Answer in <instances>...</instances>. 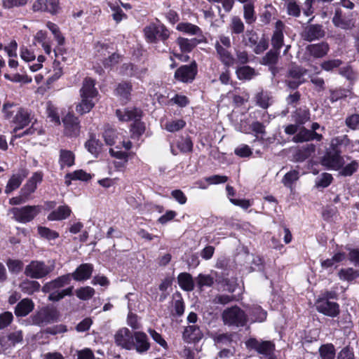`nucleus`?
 Here are the masks:
<instances>
[{
  "mask_svg": "<svg viewBox=\"0 0 359 359\" xmlns=\"http://www.w3.org/2000/svg\"><path fill=\"white\" fill-rule=\"evenodd\" d=\"M71 282V275L65 274L57 278L49 281L42 287V292L48 293V299L51 302H59L66 296L73 294V286L61 290L64 286L69 285Z\"/></svg>",
  "mask_w": 359,
  "mask_h": 359,
  "instance_id": "nucleus-1",
  "label": "nucleus"
},
{
  "mask_svg": "<svg viewBox=\"0 0 359 359\" xmlns=\"http://www.w3.org/2000/svg\"><path fill=\"white\" fill-rule=\"evenodd\" d=\"M95 81L90 78H86L80 89L81 102L76 105L78 113L83 114L89 112L95 106L93 99L98 95V91L95 88Z\"/></svg>",
  "mask_w": 359,
  "mask_h": 359,
  "instance_id": "nucleus-2",
  "label": "nucleus"
},
{
  "mask_svg": "<svg viewBox=\"0 0 359 359\" xmlns=\"http://www.w3.org/2000/svg\"><path fill=\"white\" fill-rule=\"evenodd\" d=\"M116 114L121 121H135L131 129L134 135L140 136L144 132V124L140 121L142 116V111L140 109L134 108L133 109H126L124 111L117 109Z\"/></svg>",
  "mask_w": 359,
  "mask_h": 359,
  "instance_id": "nucleus-3",
  "label": "nucleus"
},
{
  "mask_svg": "<svg viewBox=\"0 0 359 359\" xmlns=\"http://www.w3.org/2000/svg\"><path fill=\"white\" fill-rule=\"evenodd\" d=\"M224 325L229 326H243L247 323V316L238 306H233L226 309L222 313Z\"/></svg>",
  "mask_w": 359,
  "mask_h": 359,
  "instance_id": "nucleus-4",
  "label": "nucleus"
},
{
  "mask_svg": "<svg viewBox=\"0 0 359 359\" xmlns=\"http://www.w3.org/2000/svg\"><path fill=\"white\" fill-rule=\"evenodd\" d=\"M53 268L46 265L45 262L39 260H32L26 266L24 274L32 279H41L47 276Z\"/></svg>",
  "mask_w": 359,
  "mask_h": 359,
  "instance_id": "nucleus-5",
  "label": "nucleus"
},
{
  "mask_svg": "<svg viewBox=\"0 0 359 359\" xmlns=\"http://www.w3.org/2000/svg\"><path fill=\"white\" fill-rule=\"evenodd\" d=\"M13 218L21 223L32 221L40 212L39 205H26L22 208H13L10 210Z\"/></svg>",
  "mask_w": 359,
  "mask_h": 359,
  "instance_id": "nucleus-6",
  "label": "nucleus"
},
{
  "mask_svg": "<svg viewBox=\"0 0 359 359\" xmlns=\"http://www.w3.org/2000/svg\"><path fill=\"white\" fill-rule=\"evenodd\" d=\"M58 317V311L55 308L46 306L33 315L32 320L34 325H44L56 321Z\"/></svg>",
  "mask_w": 359,
  "mask_h": 359,
  "instance_id": "nucleus-7",
  "label": "nucleus"
},
{
  "mask_svg": "<svg viewBox=\"0 0 359 359\" xmlns=\"http://www.w3.org/2000/svg\"><path fill=\"white\" fill-rule=\"evenodd\" d=\"M325 30L322 25L308 24L300 33L301 38L308 42L320 40L325 36Z\"/></svg>",
  "mask_w": 359,
  "mask_h": 359,
  "instance_id": "nucleus-8",
  "label": "nucleus"
},
{
  "mask_svg": "<svg viewBox=\"0 0 359 359\" xmlns=\"http://www.w3.org/2000/svg\"><path fill=\"white\" fill-rule=\"evenodd\" d=\"M318 311L330 317H336L339 313V306L327 298H319L316 302Z\"/></svg>",
  "mask_w": 359,
  "mask_h": 359,
  "instance_id": "nucleus-9",
  "label": "nucleus"
},
{
  "mask_svg": "<svg viewBox=\"0 0 359 359\" xmlns=\"http://www.w3.org/2000/svg\"><path fill=\"white\" fill-rule=\"evenodd\" d=\"M197 73V65L193 62L190 65H182L177 69L175 73V78L182 82L187 83L192 81Z\"/></svg>",
  "mask_w": 359,
  "mask_h": 359,
  "instance_id": "nucleus-10",
  "label": "nucleus"
},
{
  "mask_svg": "<svg viewBox=\"0 0 359 359\" xmlns=\"http://www.w3.org/2000/svg\"><path fill=\"white\" fill-rule=\"evenodd\" d=\"M341 151L337 148L333 147L332 150L327 152L323 158V164L334 168L339 169L344 164L343 158L340 156Z\"/></svg>",
  "mask_w": 359,
  "mask_h": 359,
  "instance_id": "nucleus-11",
  "label": "nucleus"
},
{
  "mask_svg": "<svg viewBox=\"0 0 359 359\" xmlns=\"http://www.w3.org/2000/svg\"><path fill=\"white\" fill-rule=\"evenodd\" d=\"M114 339L116 345L126 349L130 350L134 346L133 335L126 327L118 330L114 335Z\"/></svg>",
  "mask_w": 359,
  "mask_h": 359,
  "instance_id": "nucleus-12",
  "label": "nucleus"
},
{
  "mask_svg": "<svg viewBox=\"0 0 359 359\" xmlns=\"http://www.w3.org/2000/svg\"><path fill=\"white\" fill-rule=\"evenodd\" d=\"M34 11L48 12L55 15L60 10L59 0H36L32 6Z\"/></svg>",
  "mask_w": 359,
  "mask_h": 359,
  "instance_id": "nucleus-13",
  "label": "nucleus"
},
{
  "mask_svg": "<svg viewBox=\"0 0 359 359\" xmlns=\"http://www.w3.org/2000/svg\"><path fill=\"white\" fill-rule=\"evenodd\" d=\"M65 134L69 137H76L80 133L79 121L78 118L72 114H67L63 118Z\"/></svg>",
  "mask_w": 359,
  "mask_h": 359,
  "instance_id": "nucleus-14",
  "label": "nucleus"
},
{
  "mask_svg": "<svg viewBox=\"0 0 359 359\" xmlns=\"http://www.w3.org/2000/svg\"><path fill=\"white\" fill-rule=\"evenodd\" d=\"M316 151L313 144H307L294 149L292 161L294 162H303L309 158Z\"/></svg>",
  "mask_w": 359,
  "mask_h": 359,
  "instance_id": "nucleus-15",
  "label": "nucleus"
},
{
  "mask_svg": "<svg viewBox=\"0 0 359 359\" xmlns=\"http://www.w3.org/2000/svg\"><path fill=\"white\" fill-rule=\"evenodd\" d=\"M322 139V135L318 134L314 131H310V130L306 128L305 127H302L299 128L298 133L292 137V141L294 142L299 143L309 142L313 140L320 141Z\"/></svg>",
  "mask_w": 359,
  "mask_h": 359,
  "instance_id": "nucleus-16",
  "label": "nucleus"
},
{
  "mask_svg": "<svg viewBox=\"0 0 359 359\" xmlns=\"http://www.w3.org/2000/svg\"><path fill=\"white\" fill-rule=\"evenodd\" d=\"M330 50V46L327 42L322 41L318 43L308 45L306 52L314 58H322L327 55Z\"/></svg>",
  "mask_w": 359,
  "mask_h": 359,
  "instance_id": "nucleus-17",
  "label": "nucleus"
},
{
  "mask_svg": "<svg viewBox=\"0 0 359 359\" xmlns=\"http://www.w3.org/2000/svg\"><path fill=\"white\" fill-rule=\"evenodd\" d=\"M93 271V266L90 264H81L71 275V278L76 281H83L90 278Z\"/></svg>",
  "mask_w": 359,
  "mask_h": 359,
  "instance_id": "nucleus-18",
  "label": "nucleus"
},
{
  "mask_svg": "<svg viewBox=\"0 0 359 359\" xmlns=\"http://www.w3.org/2000/svg\"><path fill=\"white\" fill-rule=\"evenodd\" d=\"M42 174L40 172H35L32 177L27 181V182L22 188L20 193L25 198L34 193L36 189L38 183L42 181Z\"/></svg>",
  "mask_w": 359,
  "mask_h": 359,
  "instance_id": "nucleus-19",
  "label": "nucleus"
},
{
  "mask_svg": "<svg viewBox=\"0 0 359 359\" xmlns=\"http://www.w3.org/2000/svg\"><path fill=\"white\" fill-rule=\"evenodd\" d=\"M217 55L220 61L227 67L232 66L235 62V58L232 54L223 47L220 43L216 42L215 44Z\"/></svg>",
  "mask_w": 359,
  "mask_h": 359,
  "instance_id": "nucleus-20",
  "label": "nucleus"
},
{
  "mask_svg": "<svg viewBox=\"0 0 359 359\" xmlns=\"http://www.w3.org/2000/svg\"><path fill=\"white\" fill-rule=\"evenodd\" d=\"M34 308L33 301L29 298H25L16 305L14 312L17 317H25L30 313Z\"/></svg>",
  "mask_w": 359,
  "mask_h": 359,
  "instance_id": "nucleus-21",
  "label": "nucleus"
},
{
  "mask_svg": "<svg viewBox=\"0 0 359 359\" xmlns=\"http://www.w3.org/2000/svg\"><path fill=\"white\" fill-rule=\"evenodd\" d=\"M202 337L203 333L200 328L195 325L186 327L183 332V339L187 343L198 341Z\"/></svg>",
  "mask_w": 359,
  "mask_h": 359,
  "instance_id": "nucleus-22",
  "label": "nucleus"
},
{
  "mask_svg": "<svg viewBox=\"0 0 359 359\" xmlns=\"http://www.w3.org/2000/svg\"><path fill=\"white\" fill-rule=\"evenodd\" d=\"M30 122V114L24 109H20L13 118V123L17 125V126L13 129V133H16L18 130L22 129L28 126Z\"/></svg>",
  "mask_w": 359,
  "mask_h": 359,
  "instance_id": "nucleus-23",
  "label": "nucleus"
},
{
  "mask_svg": "<svg viewBox=\"0 0 359 359\" xmlns=\"http://www.w3.org/2000/svg\"><path fill=\"white\" fill-rule=\"evenodd\" d=\"M133 337L135 340L134 346L139 353L147 351L150 348V344L147 334L142 332H135Z\"/></svg>",
  "mask_w": 359,
  "mask_h": 359,
  "instance_id": "nucleus-24",
  "label": "nucleus"
},
{
  "mask_svg": "<svg viewBox=\"0 0 359 359\" xmlns=\"http://www.w3.org/2000/svg\"><path fill=\"white\" fill-rule=\"evenodd\" d=\"M332 22L334 26L346 30L351 29L353 27L352 21L344 16L341 11L339 9L335 11Z\"/></svg>",
  "mask_w": 359,
  "mask_h": 359,
  "instance_id": "nucleus-25",
  "label": "nucleus"
},
{
  "mask_svg": "<svg viewBox=\"0 0 359 359\" xmlns=\"http://www.w3.org/2000/svg\"><path fill=\"white\" fill-rule=\"evenodd\" d=\"M71 212L72 210L67 205H61L48 215V219L50 221L62 220L67 218Z\"/></svg>",
  "mask_w": 359,
  "mask_h": 359,
  "instance_id": "nucleus-26",
  "label": "nucleus"
},
{
  "mask_svg": "<svg viewBox=\"0 0 359 359\" xmlns=\"http://www.w3.org/2000/svg\"><path fill=\"white\" fill-rule=\"evenodd\" d=\"M19 287L22 292L32 295L40 290L41 285L36 280L26 279L20 283Z\"/></svg>",
  "mask_w": 359,
  "mask_h": 359,
  "instance_id": "nucleus-27",
  "label": "nucleus"
},
{
  "mask_svg": "<svg viewBox=\"0 0 359 359\" xmlns=\"http://www.w3.org/2000/svg\"><path fill=\"white\" fill-rule=\"evenodd\" d=\"M256 104L261 108L266 109L272 102V96L270 93L262 90L255 97Z\"/></svg>",
  "mask_w": 359,
  "mask_h": 359,
  "instance_id": "nucleus-28",
  "label": "nucleus"
},
{
  "mask_svg": "<svg viewBox=\"0 0 359 359\" xmlns=\"http://www.w3.org/2000/svg\"><path fill=\"white\" fill-rule=\"evenodd\" d=\"M201 39H197L194 38L188 39L185 38L179 37L177 39V44L180 46V49L183 52L191 51L199 43L201 42Z\"/></svg>",
  "mask_w": 359,
  "mask_h": 359,
  "instance_id": "nucleus-29",
  "label": "nucleus"
},
{
  "mask_svg": "<svg viewBox=\"0 0 359 359\" xmlns=\"http://www.w3.org/2000/svg\"><path fill=\"white\" fill-rule=\"evenodd\" d=\"M178 283L185 291H191L194 288V283L191 276L188 273H181L177 277Z\"/></svg>",
  "mask_w": 359,
  "mask_h": 359,
  "instance_id": "nucleus-30",
  "label": "nucleus"
},
{
  "mask_svg": "<svg viewBox=\"0 0 359 359\" xmlns=\"http://www.w3.org/2000/svg\"><path fill=\"white\" fill-rule=\"evenodd\" d=\"M233 333H215L212 338L217 346H228L233 342Z\"/></svg>",
  "mask_w": 359,
  "mask_h": 359,
  "instance_id": "nucleus-31",
  "label": "nucleus"
},
{
  "mask_svg": "<svg viewBox=\"0 0 359 359\" xmlns=\"http://www.w3.org/2000/svg\"><path fill=\"white\" fill-rule=\"evenodd\" d=\"M243 6V16L245 20V22L251 25L256 21V15L255 13L254 9V4L252 3V0L251 1H248L244 3Z\"/></svg>",
  "mask_w": 359,
  "mask_h": 359,
  "instance_id": "nucleus-32",
  "label": "nucleus"
},
{
  "mask_svg": "<svg viewBox=\"0 0 359 359\" xmlns=\"http://www.w3.org/2000/svg\"><path fill=\"white\" fill-rule=\"evenodd\" d=\"M236 74L240 80H250L256 75V72L250 66H242L237 68Z\"/></svg>",
  "mask_w": 359,
  "mask_h": 359,
  "instance_id": "nucleus-33",
  "label": "nucleus"
},
{
  "mask_svg": "<svg viewBox=\"0 0 359 359\" xmlns=\"http://www.w3.org/2000/svg\"><path fill=\"white\" fill-rule=\"evenodd\" d=\"M26 177V174L24 173L22 175L15 174L13 175L11 178L9 180L7 186L5 189V192L6 194H9L12 192L13 190L16 189L21 184L23 179Z\"/></svg>",
  "mask_w": 359,
  "mask_h": 359,
  "instance_id": "nucleus-34",
  "label": "nucleus"
},
{
  "mask_svg": "<svg viewBox=\"0 0 359 359\" xmlns=\"http://www.w3.org/2000/svg\"><path fill=\"white\" fill-rule=\"evenodd\" d=\"M177 29L181 32L196 36H202L201 29L196 25L188 22H181L177 25Z\"/></svg>",
  "mask_w": 359,
  "mask_h": 359,
  "instance_id": "nucleus-35",
  "label": "nucleus"
},
{
  "mask_svg": "<svg viewBox=\"0 0 359 359\" xmlns=\"http://www.w3.org/2000/svg\"><path fill=\"white\" fill-rule=\"evenodd\" d=\"M295 123L299 126L305 124L310 119V112L309 109H297L293 115Z\"/></svg>",
  "mask_w": 359,
  "mask_h": 359,
  "instance_id": "nucleus-36",
  "label": "nucleus"
},
{
  "mask_svg": "<svg viewBox=\"0 0 359 359\" xmlns=\"http://www.w3.org/2000/svg\"><path fill=\"white\" fill-rule=\"evenodd\" d=\"M74 163V155L69 150L61 149L60 155V163L62 168L72 166Z\"/></svg>",
  "mask_w": 359,
  "mask_h": 359,
  "instance_id": "nucleus-37",
  "label": "nucleus"
},
{
  "mask_svg": "<svg viewBox=\"0 0 359 359\" xmlns=\"http://www.w3.org/2000/svg\"><path fill=\"white\" fill-rule=\"evenodd\" d=\"M339 276L341 280L350 282L359 277V271L353 268L342 269L339 271Z\"/></svg>",
  "mask_w": 359,
  "mask_h": 359,
  "instance_id": "nucleus-38",
  "label": "nucleus"
},
{
  "mask_svg": "<svg viewBox=\"0 0 359 359\" xmlns=\"http://www.w3.org/2000/svg\"><path fill=\"white\" fill-rule=\"evenodd\" d=\"M319 353L321 359H334L335 357V349L332 344L321 346Z\"/></svg>",
  "mask_w": 359,
  "mask_h": 359,
  "instance_id": "nucleus-39",
  "label": "nucleus"
},
{
  "mask_svg": "<svg viewBox=\"0 0 359 359\" xmlns=\"http://www.w3.org/2000/svg\"><path fill=\"white\" fill-rule=\"evenodd\" d=\"M131 90L132 86L128 82L120 83L116 88L117 95L126 100L129 99Z\"/></svg>",
  "mask_w": 359,
  "mask_h": 359,
  "instance_id": "nucleus-40",
  "label": "nucleus"
},
{
  "mask_svg": "<svg viewBox=\"0 0 359 359\" xmlns=\"http://www.w3.org/2000/svg\"><path fill=\"white\" fill-rule=\"evenodd\" d=\"M230 29L233 34H240L244 32L245 25L242 20L238 16L231 18L229 25Z\"/></svg>",
  "mask_w": 359,
  "mask_h": 359,
  "instance_id": "nucleus-41",
  "label": "nucleus"
},
{
  "mask_svg": "<svg viewBox=\"0 0 359 359\" xmlns=\"http://www.w3.org/2000/svg\"><path fill=\"white\" fill-rule=\"evenodd\" d=\"M259 40L258 34L253 29L247 30L243 36V42L245 46H255Z\"/></svg>",
  "mask_w": 359,
  "mask_h": 359,
  "instance_id": "nucleus-42",
  "label": "nucleus"
},
{
  "mask_svg": "<svg viewBox=\"0 0 359 359\" xmlns=\"http://www.w3.org/2000/svg\"><path fill=\"white\" fill-rule=\"evenodd\" d=\"M95 294L93 288L86 286L81 287L76 290V295L82 300H88L90 299Z\"/></svg>",
  "mask_w": 359,
  "mask_h": 359,
  "instance_id": "nucleus-43",
  "label": "nucleus"
},
{
  "mask_svg": "<svg viewBox=\"0 0 359 359\" xmlns=\"http://www.w3.org/2000/svg\"><path fill=\"white\" fill-rule=\"evenodd\" d=\"M185 125L186 123L182 119L174 120L167 122L165 128L169 132L174 133L182 129Z\"/></svg>",
  "mask_w": 359,
  "mask_h": 359,
  "instance_id": "nucleus-44",
  "label": "nucleus"
},
{
  "mask_svg": "<svg viewBox=\"0 0 359 359\" xmlns=\"http://www.w3.org/2000/svg\"><path fill=\"white\" fill-rule=\"evenodd\" d=\"M279 53L276 50H269L262 59V63L264 65H275L278 58Z\"/></svg>",
  "mask_w": 359,
  "mask_h": 359,
  "instance_id": "nucleus-45",
  "label": "nucleus"
},
{
  "mask_svg": "<svg viewBox=\"0 0 359 359\" xmlns=\"http://www.w3.org/2000/svg\"><path fill=\"white\" fill-rule=\"evenodd\" d=\"M8 270L13 273H20L23 268V262L19 259H8L6 262Z\"/></svg>",
  "mask_w": 359,
  "mask_h": 359,
  "instance_id": "nucleus-46",
  "label": "nucleus"
},
{
  "mask_svg": "<svg viewBox=\"0 0 359 359\" xmlns=\"http://www.w3.org/2000/svg\"><path fill=\"white\" fill-rule=\"evenodd\" d=\"M7 340L11 346H15L16 344L20 343L23 340V334L21 330H15L11 332L7 335Z\"/></svg>",
  "mask_w": 359,
  "mask_h": 359,
  "instance_id": "nucleus-47",
  "label": "nucleus"
},
{
  "mask_svg": "<svg viewBox=\"0 0 359 359\" xmlns=\"http://www.w3.org/2000/svg\"><path fill=\"white\" fill-rule=\"evenodd\" d=\"M86 147L88 149V151L92 154L96 155L99 153L101 148V143L94 137H91L90 139L86 142Z\"/></svg>",
  "mask_w": 359,
  "mask_h": 359,
  "instance_id": "nucleus-48",
  "label": "nucleus"
},
{
  "mask_svg": "<svg viewBox=\"0 0 359 359\" xmlns=\"http://www.w3.org/2000/svg\"><path fill=\"white\" fill-rule=\"evenodd\" d=\"M158 26L154 24H151L144 29V32L146 38L150 42H154L156 39V34H158Z\"/></svg>",
  "mask_w": 359,
  "mask_h": 359,
  "instance_id": "nucleus-49",
  "label": "nucleus"
},
{
  "mask_svg": "<svg viewBox=\"0 0 359 359\" xmlns=\"http://www.w3.org/2000/svg\"><path fill=\"white\" fill-rule=\"evenodd\" d=\"M299 179V172L296 170H292L287 172L283 180V184L287 187H291L292 184Z\"/></svg>",
  "mask_w": 359,
  "mask_h": 359,
  "instance_id": "nucleus-50",
  "label": "nucleus"
},
{
  "mask_svg": "<svg viewBox=\"0 0 359 359\" xmlns=\"http://www.w3.org/2000/svg\"><path fill=\"white\" fill-rule=\"evenodd\" d=\"M47 27L52 32L55 39L57 41L59 45H62L65 42V38L62 36L60 32L59 27L55 24L48 22L46 24Z\"/></svg>",
  "mask_w": 359,
  "mask_h": 359,
  "instance_id": "nucleus-51",
  "label": "nucleus"
},
{
  "mask_svg": "<svg viewBox=\"0 0 359 359\" xmlns=\"http://www.w3.org/2000/svg\"><path fill=\"white\" fill-rule=\"evenodd\" d=\"M177 147L183 153L191 152L193 149V143L190 138H181L177 142Z\"/></svg>",
  "mask_w": 359,
  "mask_h": 359,
  "instance_id": "nucleus-52",
  "label": "nucleus"
},
{
  "mask_svg": "<svg viewBox=\"0 0 359 359\" xmlns=\"http://www.w3.org/2000/svg\"><path fill=\"white\" fill-rule=\"evenodd\" d=\"M271 44L273 49L279 50L283 45V32H274L271 38Z\"/></svg>",
  "mask_w": 359,
  "mask_h": 359,
  "instance_id": "nucleus-53",
  "label": "nucleus"
},
{
  "mask_svg": "<svg viewBox=\"0 0 359 359\" xmlns=\"http://www.w3.org/2000/svg\"><path fill=\"white\" fill-rule=\"evenodd\" d=\"M66 178H69L70 180H79L83 181H88L91 178L90 174L86 172L83 170H76L72 173H69L66 175Z\"/></svg>",
  "mask_w": 359,
  "mask_h": 359,
  "instance_id": "nucleus-54",
  "label": "nucleus"
},
{
  "mask_svg": "<svg viewBox=\"0 0 359 359\" xmlns=\"http://www.w3.org/2000/svg\"><path fill=\"white\" fill-rule=\"evenodd\" d=\"M103 137L105 142L108 145H113L115 143V138L116 137V131L112 128L107 126L103 133Z\"/></svg>",
  "mask_w": 359,
  "mask_h": 359,
  "instance_id": "nucleus-55",
  "label": "nucleus"
},
{
  "mask_svg": "<svg viewBox=\"0 0 359 359\" xmlns=\"http://www.w3.org/2000/svg\"><path fill=\"white\" fill-rule=\"evenodd\" d=\"M38 232L41 237L48 240L55 239L59 236L58 233L44 226H39L38 228Z\"/></svg>",
  "mask_w": 359,
  "mask_h": 359,
  "instance_id": "nucleus-56",
  "label": "nucleus"
},
{
  "mask_svg": "<svg viewBox=\"0 0 359 359\" xmlns=\"http://www.w3.org/2000/svg\"><path fill=\"white\" fill-rule=\"evenodd\" d=\"M358 163L356 161H352L342 168L340 174L343 176H351L358 170Z\"/></svg>",
  "mask_w": 359,
  "mask_h": 359,
  "instance_id": "nucleus-57",
  "label": "nucleus"
},
{
  "mask_svg": "<svg viewBox=\"0 0 359 359\" xmlns=\"http://www.w3.org/2000/svg\"><path fill=\"white\" fill-rule=\"evenodd\" d=\"M13 316L11 312L5 311L0 314V330L8 327L13 321Z\"/></svg>",
  "mask_w": 359,
  "mask_h": 359,
  "instance_id": "nucleus-58",
  "label": "nucleus"
},
{
  "mask_svg": "<svg viewBox=\"0 0 359 359\" xmlns=\"http://www.w3.org/2000/svg\"><path fill=\"white\" fill-rule=\"evenodd\" d=\"M306 72V69H304L301 67L294 66L288 70V77L299 80L305 74Z\"/></svg>",
  "mask_w": 359,
  "mask_h": 359,
  "instance_id": "nucleus-59",
  "label": "nucleus"
},
{
  "mask_svg": "<svg viewBox=\"0 0 359 359\" xmlns=\"http://www.w3.org/2000/svg\"><path fill=\"white\" fill-rule=\"evenodd\" d=\"M287 13L294 17H299L300 15L301 9L299 6L294 1H290L287 4Z\"/></svg>",
  "mask_w": 359,
  "mask_h": 359,
  "instance_id": "nucleus-60",
  "label": "nucleus"
},
{
  "mask_svg": "<svg viewBox=\"0 0 359 359\" xmlns=\"http://www.w3.org/2000/svg\"><path fill=\"white\" fill-rule=\"evenodd\" d=\"M346 125L352 130L359 128V114H355L346 118Z\"/></svg>",
  "mask_w": 359,
  "mask_h": 359,
  "instance_id": "nucleus-61",
  "label": "nucleus"
},
{
  "mask_svg": "<svg viewBox=\"0 0 359 359\" xmlns=\"http://www.w3.org/2000/svg\"><path fill=\"white\" fill-rule=\"evenodd\" d=\"M235 53L236 56L235 61L238 63L245 65L249 62V56L246 50L236 49Z\"/></svg>",
  "mask_w": 359,
  "mask_h": 359,
  "instance_id": "nucleus-62",
  "label": "nucleus"
},
{
  "mask_svg": "<svg viewBox=\"0 0 359 359\" xmlns=\"http://www.w3.org/2000/svg\"><path fill=\"white\" fill-rule=\"evenodd\" d=\"M332 177L330 174L323 173L321 175V177L316 180V187H327L332 182Z\"/></svg>",
  "mask_w": 359,
  "mask_h": 359,
  "instance_id": "nucleus-63",
  "label": "nucleus"
},
{
  "mask_svg": "<svg viewBox=\"0 0 359 359\" xmlns=\"http://www.w3.org/2000/svg\"><path fill=\"white\" fill-rule=\"evenodd\" d=\"M269 47V42L264 37H262V39L258 40L257 43L255 45V48L253 49V51L256 54H261L264 51H265Z\"/></svg>",
  "mask_w": 359,
  "mask_h": 359,
  "instance_id": "nucleus-64",
  "label": "nucleus"
}]
</instances>
